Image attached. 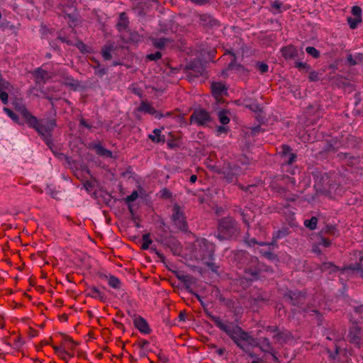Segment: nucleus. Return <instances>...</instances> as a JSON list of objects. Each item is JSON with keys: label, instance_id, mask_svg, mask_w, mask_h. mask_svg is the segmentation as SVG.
<instances>
[{"label": "nucleus", "instance_id": "obj_1", "mask_svg": "<svg viewBox=\"0 0 363 363\" xmlns=\"http://www.w3.org/2000/svg\"><path fill=\"white\" fill-rule=\"evenodd\" d=\"M206 313L211 318V320L216 326L226 334L234 344L244 352L250 353L252 348L258 347L262 352L269 353L275 357L274 347L267 337L255 339L235 322L223 321L219 316L212 315L208 311Z\"/></svg>", "mask_w": 363, "mask_h": 363}, {"label": "nucleus", "instance_id": "obj_2", "mask_svg": "<svg viewBox=\"0 0 363 363\" xmlns=\"http://www.w3.org/2000/svg\"><path fill=\"white\" fill-rule=\"evenodd\" d=\"M13 106L14 109L22 116L28 126L34 129L48 147L52 150L54 145L52 133L57 126L56 120L52 118L38 119L32 115L22 103L13 102Z\"/></svg>", "mask_w": 363, "mask_h": 363}, {"label": "nucleus", "instance_id": "obj_3", "mask_svg": "<svg viewBox=\"0 0 363 363\" xmlns=\"http://www.w3.org/2000/svg\"><path fill=\"white\" fill-rule=\"evenodd\" d=\"M234 260L240 269H243L245 279L250 281L259 279L261 272L269 270V267L259 262L257 257L243 250L235 253Z\"/></svg>", "mask_w": 363, "mask_h": 363}, {"label": "nucleus", "instance_id": "obj_4", "mask_svg": "<svg viewBox=\"0 0 363 363\" xmlns=\"http://www.w3.org/2000/svg\"><path fill=\"white\" fill-rule=\"evenodd\" d=\"M214 252L215 245L212 242L206 238L196 240L194 244L195 257L201 260L212 272H217L218 267L213 262Z\"/></svg>", "mask_w": 363, "mask_h": 363}, {"label": "nucleus", "instance_id": "obj_5", "mask_svg": "<svg viewBox=\"0 0 363 363\" xmlns=\"http://www.w3.org/2000/svg\"><path fill=\"white\" fill-rule=\"evenodd\" d=\"M278 179L281 180L283 183L287 186V187H284L278 184L273 183L272 184V189L274 192L277 193L281 198L287 202H293L298 199V195L296 194L289 193L287 188L291 189L292 190L298 193H302L304 190L299 189L298 185L296 184V179L294 177H291L288 174H283L279 176Z\"/></svg>", "mask_w": 363, "mask_h": 363}, {"label": "nucleus", "instance_id": "obj_6", "mask_svg": "<svg viewBox=\"0 0 363 363\" xmlns=\"http://www.w3.org/2000/svg\"><path fill=\"white\" fill-rule=\"evenodd\" d=\"M240 234L237 222L231 217H225L218 222L215 237L220 241L234 240Z\"/></svg>", "mask_w": 363, "mask_h": 363}, {"label": "nucleus", "instance_id": "obj_7", "mask_svg": "<svg viewBox=\"0 0 363 363\" xmlns=\"http://www.w3.org/2000/svg\"><path fill=\"white\" fill-rule=\"evenodd\" d=\"M278 154L281 158V172L291 175H295L299 171L296 166H294L297 158L296 153L294 152L289 145L283 144L279 147Z\"/></svg>", "mask_w": 363, "mask_h": 363}, {"label": "nucleus", "instance_id": "obj_8", "mask_svg": "<svg viewBox=\"0 0 363 363\" xmlns=\"http://www.w3.org/2000/svg\"><path fill=\"white\" fill-rule=\"evenodd\" d=\"M284 298L294 306L302 309L305 313L311 315H316L318 321H321V315L316 308L311 307H304L306 298L304 293L295 290L289 291L284 294Z\"/></svg>", "mask_w": 363, "mask_h": 363}, {"label": "nucleus", "instance_id": "obj_9", "mask_svg": "<svg viewBox=\"0 0 363 363\" xmlns=\"http://www.w3.org/2000/svg\"><path fill=\"white\" fill-rule=\"evenodd\" d=\"M196 17L199 19V26L207 32L214 31L220 26V21L208 13H198Z\"/></svg>", "mask_w": 363, "mask_h": 363}, {"label": "nucleus", "instance_id": "obj_10", "mask_svg": "<svg viewBox=\"0 0 363 363\" xmlns=\"http://www.w3.org/2000/svg\"><path fill=\"white\" fill-rule=\"evenodd\" d=\"M218 173L228 182L230 183L238 179L241 173V168L235 164H225L218 170Z\"/></svg>", "mask_w": 363, "mask_h": 363}, {"label": "nucleus", "instance_id": "obj_11", "mask_svg": "<svg viewBox=\"0 0 363 363\" xmlns=\"http://www.w3.org/2000/svg\"><path fill=\"white\" fill-rule=\"evenodd\" d=\"M186 69L189 71L187 77L190 82H194L195 79L203 76L206 71L204 64L199 60H193L187 63Z\"/></svg>", "mask_w": 363, "mask_h": 363}, {"label": "nucleus", "instance_id": "obj_12", "mask_svg": "<svg viewBox=\"0 0 363 363\" xmlns=\"http://www.w3.org/2000/svg\"><path fill=\"white\" fill-rule=\"evenodd\" d=\"M172 220L174 225L182 231H187L188 225L184 211L178 204H174L172 208Z\"/></svg>", "mask_w": 363, "mask_h": 363}, {"label": "nucleus", "instance_id": "obj_13", "mask_svg": "<svg viewBox=\"0 0 363 363\" xmlns=\"http://www.w3.org/2000/svg\"><path fill=\"white\" fill-rule=\"evenodd\" d=\"M128 314L132 318L134 326L143 334H150L151 329L147 321L140 315L128 311Z\"/></svg>", "mask_w": 363, "mask_h": 363}, {"label": "nucleus", "instance_id": "obj_14", "mask_svg": "<svg viewBox=\"0 0 363 363\" xmlns=\"http://www.w3.org/2000/svg\"><path fill=\"white\" fill-rule=\"evenodd\" d=\"M211 121L208 112L204 109L195 110L190 117V123H196L198 125H204Z\"/></svg>", "mask_w": 363, "mask_h": 363}, {"label": "nucleus", "instance_id": "obj_15", "mask_svg": "<svg viewBox=\"0 0 363 363\" xmlns=\"http://www.w3.org/2000/svg\"><path fill=\"white\" fill-rule=\"evenodd\" d=\"M75 3L76 0H61L60 1L65 15L72 21H74L77 17Z\"/></svg>", "mask_w": 363, "mask_h": 363}, {"label": "nucleus", "instance_id": "obj_16", "mask_svg": "<svg viewBox=\"0 0 363 363\" xmlns=\"http://www.w3.org/2000/svg\"><path fill=\"white\" fill-rule=\"evenodd\" d=\"M328 340L333 341L334 342V347H335V352H332L329 351L330 357L332 359H335V356L338 354L339 350L340 349V342L342 340L343 335L342 333H337L335 331L330 332L326 337Z\"/></svg>", "mask_w": 363, "mask_h": 363}, {"label": "nucleus", "instance_id": "obj_17", "mask_svg": "<svg viewBox=\"0 0 363 363\" xmlns=\"http://www.w3.org/2000/svg\"><path fill=\"white\" fill-rule=\"evenodd\" d=\"M349 340L351 343L354 344L358 347L363 346L362 340V330L359 326L354 325L350 328Z\"/></svg>", "mask_w": 363, "mask_h": 363}, {"label": "nucleus", "instance_id": "obj_18", "mask_svg": "<svg viewBox=\"0 0 363 363\" xmlns=\"http://www.w3.org/2000/svg\"><path fill=\"white\" fill-rule=\"evenodd\" d=\"M33 74L36 84L39 86V89L43 88L46 82L50 79L49 73L40 67L35 69Z\"/></svg>", "mask_w": 363, "mask_h": 363}, {"label": "nucleus", "instance_id": "obj_19", "mask_svg": "<svg viewBox=\"0 0 363 363\" xmlns=\"http://www.w3.org/2000/svg\"><path fill=\"white\" fill-rule=\"evenodd\" d=\"M211 87L212 94L216 98L222 97L228 94L226 86L220 82H212Z\"/></svg>", "mask_w": 363, "mask_h": 363}, {"label": "nucleus", "instance_id": "obj_20", "mask_svg": "<svg viewBox=\"0 0 363 363\" xmlns=\"http://www.w3.org/2000/svg\"><path fill=\"white\" fill-rule=\"evenodd\" d=\"M342 147V142L337 139H331L327 141L323 146V151L327 153L335 152Z\"/></svg>", "mask_w": 363, "mask_h": 363}, {"label": "nucleus", "instance_id": "obj_21", "mask_svg": "<svg viewBox=\"0 0 363 363\" xmlns=\"http://www.w3.org/2000/svg\"><path fill=\"white\" fill-rule=\"evenodd\" d=\"M281 52L286 60L294 59L298 55L297 48L292 45L281 48Z\"/></svg>", "mask_w": 363, "mask_h": 363}, {"label": "nucleus", "instance_id": "obj_22", "mask_svg": "<svg viewBox=\"0 0 363 363\" xmlns=\"http://www.w3.org/2000/svg\"><path fill=\"white\" fill-rule=\"evenodd\" d=\"M91 147L99 157L104 158H113L112 152L104 148L100 143H93Z\"/></svg>", "mask_w": 363, "mask_h": 363}, {"label": "nucleus", "instance_id": "obj_23", "mask_svg": "<svg viewBox=\"0 0 363 363\" xmlns=\"http://www.w3.org/2000/svg\"><path fill=\"white\" fill-rule=\"evenodd\" d=\"M164 246L170 249V250L174 255L179 254L182 250L180 242L174 237L172 236H170L169 238H168V240H167V244H164Z\"/></svg>", "mask_w": 363, "mask_h": 363}, {"label": "nucleus", "instance_id": "obj_24", "mask_svg": "<svg viewBox=\"0 0 363 363\" xmlns=\"http://www.w3.org/2000/svg\"><path fill=\"white\" fill-rule=\"evenodd\" d=\"M116 50V46L114 43L108 42L106 43L102 48H101V55L103 59L105 61H108L111 60L112 58V52Z\"/></svg>", "mask_w": 363, "mask_h": 363}, {"label": "nucleus", "instance_id": "obj_25", "mask_svg": "<svg viewBox=\"0 0 363 363\" xmlns=\"http://www.w3.org/2000/svg\"><path fill=\"white\" fill-rule=\"evenodd\" d=\"M178 279L182 282L185 289L189 292L193 293L191 286L195 283L194 278L191 275L182 274L177 276Z\"/></svg>", "mask_w": 363, "mask_h": 363}, {"label": "nucleus", "instance_id": "obj_26", "mask_svg": "<svg viewBox=\"0 0 363 363\" xmlns=\"http://www.w3.org/2000/svg\"><path fill=\"white\" fill-rule=\"evenodd\" d=\"M351 271L354 275L363 278V267L361 263H352L347 268L341 270L340 274H343L345 271Z\"/></svg>", "mask_w": 363, "mask_h": 363}, {"label": "nucleus", "instance_id": "obj_27", "mask_svg": "<svg viewBox=\"0 0 363 363\" xmlns=\"http://www.w3.org/2000/svg\"><path fill=\"white\" fill-rule=\"evenodd\" d=\"M86 295L101 302H106V296L96 286L89 287Z\"/></svg>", "mask_w": 363, "mask_h": 363}, {"label": "nucleus", "instance_id": "obj_28", "mask_svg": "<svg viewBox=\"0 0 363 363\" xmlns=\"http://www.w3.org/2000/svg\"><path fill=\"white\" fill-rule=\"evenodd\" d=\"M289 233V230L288 228H282L281 229L275 231L273 233L272 242H268L267 245H269V246L275 245L277 240L283 239L284 238L286 237Z\"/></svg>", "mask_w": 363, "mask_h": 363}, {"label": "nucleus", "instance_id": "obj_29", "mask_svg": "<svg viewBox=\"0 0 363 363\" xmlns=\"http://www.w3.org/2000/svg\"><path fill=\"white\" fill-rule=\"evenodd\" d=\"M291 337V334L286 331H279L273 335V338L279 344L287 342Z\"/></svg>", "mask_w": 363, "mask_h": 363}, {"label": "nucleus", "instance_id": "obj_30", "mask_svg": "<svg viewBox=\"0 0 363 363\" xmlns=\"http://www.w3.org/2000/svg\"><path fill=\"white\" fill-rule=\"evenodd\" d=\"M129 20L125 13H121L117 23V28L121 32L124 31L128 26Z\"/></svg>", "mask_w": 363, "mask_h": 363}, {"label": "nucleus", "instance_id": "obj_31", "mask_svg": "<svg viewBox=\"0 0 363 363\" xmlns=\"http://www.w3.org/2000/svg\"><path fill=\"white\" fill-rule=\"evenodd\" d=\"M347 62L350 65L363 63V54L359 52L354 53V55L349 54L347 56Z\"/></svg>", "mask_w": 363, "mask_h": 363}, {"label": "nucleus", "instance_id": "obj_32", "mask_svg": "<svg viewBox=\"0 0 363 363\" xmlns=\"http://www.w3.org/2000/svg\"><path fill=\"white\" fill-rule=\"evenodd\" d=\"M319 269L322 272H328L330 274L335 273L340 270L337 266L330 262L322 263Z\"/></svg>", "mask_w": 363, "mask_h": 363}, {"label": "nucleus", "instance_id": "obj_33", "mask_svg": "<svg viewBox=\"0 0 363 363\" xmlns=\"http://www.w3.org/2000/svg\"><path fill=\"white\" fill-rule=\"evenodd\" d=\"M153 134H150L148 138L154 143H164L165 142V136L161 135V130L158 128L154 129Z\"/></svg>", "mask_w": 363, "mask_h": 363}, {"label": "nucleus", "instance_id": "obj_34", "mask_svg": "<svg viewBox=\"0 0 363 363\" xmlns=\"http://www.w3.org/2000/svg\"><path fill=\"white\" fill-rule=\"evenodd\" d=\"M62 83L65 85L70 86L74 89H77V88L79 86L78 80L74 79V77L71 75L64 74L62 76Z\"/></svg>", "mask_w": 363, "mask_h": 363}, {"label": "nucleus", "instance_id": "obj_35", "mask_svg": "<svg viewBox=\"0 0 363 363\" xmlns=\"http://www.w3.org/2000/svg\"><path fill=\"white\" fill-rule=\"evenodd\" d=\"M105 278L107 280L108 285L111 288L115 289H119L121 287V285H122L121 281L118 277H116L113 275L109 274V275H106Z\"/></svg>", "mask_w": 363, "mask_h": 363}, {"label": "nucleus", "instance_id": "obj_36", "mask_svg": "<svg viewBox=\"0 0 363 363\" xmlns=\"http://www.w3.org/2000/svg\"><path fill=\"white\" fill-rule=\"evenodd\" d=\"M138 111L150 115L155 113V108L147 101H142Z\"/></svg>", "mask_w": 363, "mask_h": 363}, {"label": "nucleus", "instance_id": "obj_37", "mask_svg": "<svg viewBox=\"0 0 363 363\" xmlns=\"http://www.w3.org/2000/svg\"><path fill=\"white\" fill-rule=\"evenodd\" d=\"M3 111L16 124L23 125L24 123V122L20 119L19 116L10 108L4 107Z\"/></svg>", "mask_w": 363, "mask_h": 363}, {"label": "nucleus", "instance_id": "obj_38", "mask_svg": "<svg viewBox=\"0 0 363 363\" xmlns=\"http://www.w3.org/2000/svg\"><path fill=\"white\" fill-rule=\"evenodd\" d=\"M151 41L155 48L162 49L167 43L170 42V39L167 38H152Z\"/></svg>", "mask_w": 363, "mask_h": 363}, {"label": "nucleus", "instance_id": "obj_39", "mask_svg": "<svg viewBox=\"0 0 363 363\" xmlns=\"http://www.w3.org/2000/svg\"><path fill=\"white\" fill-rule=\"evenodd\" d=\"M13 90V86L9 82L2 79H0V91L12 93Z\"/></svg>", "mask_w": 363, "mask_h": 363}, {"label": "nucleus", "instance_id": "obj_40", "mask_svg": "<svg viewBox=\"0 0 363 363\" xmlns=\"http://www.w3.org/2000/svg\"><path fill=\"white\" fill-rule=\"evenodd\" d=\"M317 224L318 218L315 216H313L310 219H306L304 220V225L311 230H315L316 228Z\"/></svg>", "mask_w": 363, "mask_h": 363}, {"label": "nucleus", "instance_id": "obj_41", "mask_svg": "<svg viewBox=\"0 0 363 363\" xmlns=\"http://www.w3.org/2000/svg\"><path fill=\"white\" fill-rule=\"evenodd\" d=\"M347 21L350 26V28L351 29H355L357 27L358 24L362 22V18H359L354 17V16H353V17L348 16L347 18Z\"/></svg>", "mask_w": 363, "mask_h": 363}, {"label": "nucleus", "instance_id": "obj_42", "mask_svg": "<svg viewBox=\"0 0 363 363\" xmlns=\"http://www.w3.org/2000/svg\"><path fill=\"white\" fill-rule=\"evenodd\" d=\"M322 232L333 236H337L338 235V230L335 226L333 225H326L325 228H323Z\"/></svg>", "mask_w": 363, "mask_h": 363}, {"label": "nucleus", "instance_id": "obj_43", "mask_svg": "<svg viewBox=\"0 0 363 363\" xmlns=\"http://www.w3.org/2000/svg\"><path fill=\"white\" fill-rule=\"evenodd\" d=\"M235 211L238 212L241 216L243 222L247 225H249L250 216L248 214V213L247 211H245V210H244L241 208H239V207L237 209H235Z\"/></svg>", "mask_w": 363, "mask_h": 363}, {"label": "nucleus", "instance_id": "obj_44", "mask_svg": "<svg viewBox=\"0 0 363 363\" xmlns=\"http://www.w3.org/2000/svg\"><path fill=\"white\" fill-rule=\"evenodd\" d=\"M244 241L249 247H253L255 245H259L261 246L268 245V242H258L255 238H250L249 236L245 237Z\"/></svg>", "mask_w": 363, "mask_h": 363}, {"label": "nucleus", "instance_id": "obj_45", "mask_svg": "<svg viewBox=\"0 0 363 363\" xmlns=\"http://www.w3.org/2000/svg\"><path fill=\"white\" fill-rule=\"evenodd\" d=\"M152 242L150 238V234L146 233L143 235V243L141 245V248L144 250H148L150 248V244Z\"/></svg>", "mask_w": 363, "mask_h": 363}, {"label": "nucleus", "instance_id": "obj_46", "mask_svg": "<svg viewBox=\"0 0 363 363\" xmlns=\"http://www.w3.org/2000/svg\"><path fill=\"white\" fill-rule=\"evenodd\" d=\"M219 121L223 125H226L230 122V118L228 116V111L226 110H221L218 112Z\"/></svg>", "mask_w": 363, "mask_h": 363}, {"label": "nucleus", "instance_id": "obj_47", "mask_svg": "<svg viewBox=\"0 0 363 363\" xmlns=\"http://www.w3.org/2000/svg\"><path fill=\"white\" fill-rule=\"evenodd\" d=\"M234 67L235 68V69L238 72H242L244 74H248V73H249V70L245 68L242 65H234V63L233 62H231L228 65V69H232Z\"/></svg>", "mask_w": 363, "mask_h": 363}, {"label": "nucleus", "instance_id": "obj_48", "mask_svg": "<svg viewBox=\"0 0 363 363\" xmlns=\"http://www.w3.org/2000/svg\"><path fill=\"white\" fill-rule=\"evenodd\" d=\"M306 52H307V54H308L315 59L318 58L320 55V51L312 46L306 47Z\"/></svg>", "mask_w": 363, "mask_h": 363}, {"label": "nucleus", "instance_id": "obj_49", "mask_svg": "<svg viewBox=\"0 0 363 363\" xmlns=\"http://www.w3.org/2000/svg\"><path fill=\"white\" fill-rule=\"evenodd\" d=\"M257 185L255 184H249L247 186H244L242 184H239V187L242 190L245 191L246 193H250V194L255 193L256 189H257Z\"/></svg>", "mask_w": 363, "mask_h": 363}, {"label": "nucleus", "instance_id": "obj_50", "mask_svg": "<svg viewBox=\"0 0 363 363\" xmlns=\"http://www.w3.org/2000/svg\"><path fill=\"white\" fill-rule=\"evenodd\" d=\"M256 67L262 74L267 72L269 69L268 65L263 62H257L256 63Z\"/></svg>", "mask_w": 363, "mask_h": 363}, {"label": "nucleus", "instance_id": "obj_51", "mask_svg": "<svg viewBox=\"0 0 363 363\" xmlns=\"http://www.w3.org/2000/svg\"><path fill=\"white\" fill-rule=\"evenodd\" d=\"M139 196L138 192L135 190H134L130 195L127 196L125 198V202L127 204H129L130 203L135 201Z\"/></svg>", "mask_w": 363, "mask_h": 363}, {"label": "nucleus", "instance_id": "obj_52", "mask_svg": "<svg viewBox=\"0 0 363 363\" xmlns=\"http://www.w3.org/2000/svg\"><path fill=\"white\" fill-rule=\"evenodd\" d=\"M52 348L55 350V352L57 355H62V354H68L69 357H72L73 354L69 353L67 351H66L64 348L55 345H52Z\"/></svg>", "mask_w": 363, "mask_h": 363}, {"label": "nucleus", "instance_id": "obj_53", "mask_svg": "<svg viewBox=\"0 0 363 363\" xmlns=\"http://www.w3.org/2000/svg\"><path fill=\"white\" fill-rule=\"evenodd\" d=\"M79 126H82L89 130H91L92 128H94V125L91 122H89L83 118H81L79 119Z\"/></svg>", "mask_w": 363, "mask_h": 363}, {"label": "nucleus", "instance_id": "obj_54", "mask_svg": "<svg viewBox=\"0 0 363 363\" xmlns=\"http://www.w3.org/2000/svg\"><path fill=\"white\" fill-rule=\"evenodd\" d=\"M170 236H168L164 233H159L157 235L156 241L162 244L163 246L164 244H167V240L169 238Z\"/></svg>", "mask_w": 363, "mask_h": 363}, {"label": "nucleus", "instance_id": "obj_55", "mask_svg": "<svg viewBox=\"0 0 363 363\" xmlns=\"http://www.w3.org/2000/svg\"><path fill=\"white\" fill-rule=\"evenodd\" d=\"M294 66L298 70L306 69V71H309L311 69V67L309 65H308L306 62H296Z\"/></svg>", "mask_w": 363, "mask_h": 363}, {"label": "nucleus", "instance_id": "obj_56", "mask_svg": "<svg viewBox=\"0 0 363 363\" xmlns=\"http://www.w3.org/2000/svg\"><path fill=\"white\" fill-rule=\"evenodd\" d=\"M194 295L196 297V298L199 301L201 306H203L205 315L211 320V318L206 313V311L210 313V314L212 315H214L206 308L207 305L202 301L201 297L197 294H194Z\"/></svg>", "mask_w": 363, "mask_h": 363}, {"label": "nucleus", "instance_id": "obj_57", "mask_svg": "<svg viewBox=\"0 0 363 363\" xmlns=\"http://www.w3.org/2000/svg\"><path fill=\"white\" fill-rule=\"evenodd\" d=\"M162 53L159 51L155 53H150L147 55V59L150 61H157L162 57Z\"/></svg>", "mask_w": 363, "mask_h": 363}, {"label": "nucleus", "instance_id": "obj_58", "mask_svg": "<svg viewBox=\"0 0 363 363\" xmlns=\"http://www.w3.org/2000/svg\"><path fill=\"white\" fill-rule=\"evenodd\" d=\"M351 13L354 17H357L359 18H362V9L358 6H352Z\"/></svg>", "mask_w": 363, "mask_h": 363}, {"label": "nucleus", "instance_id": "obj_59", "mask_svg": "<svg viewBox=\"0 0 363 363\" xmlns=\"http://www.w3.org/2000/svg\"><path fill=\"white\" fill-rule=\"evenodd\" d=\"M194 5L203 6L210 4L211 0H188Z\"/></svg>", "mask_w": 363, "mask_h": 363}, {"label": "nucleus", "instance_id": "obj_60", "mask_svg": "<svg viewBox=\"0 0 363 363\" xmlns=\"http://www.w3.org/2000/svg\"><path fill=\"white\" fill-rule=\"evenodd\" d=\"M95 70V74L99 77L102 78L108 72V70L105 67H101V66Z\"/></svg>", "mask_w": 363, "mask_h": 363}, {"label": "nucleus", "instance_id": "obj_61", "mask_svg": "<svg viewBox=\"0 0 363 363\" xmlns=\"http://www.w3.org/2000/svg\"><path fill=\"white\" fill-rule=\"evenodd\" d=\"M308 79L310 82H318L320 80L319 74L315 71L310 72Z\"/></svg>", "mask_w": 363, "mask_h": 363}, {"label": "nucleus", "instance_id": "obj_62", "mask_svg": "<svg viewBox=\"0 0 363 363\" xmlns=\"http://www.w3.org/2000/svg\"><path fill=\"white\" fill-rule=\"evenodd\" d=\"M337 157L340 160H353L354 157L353 156H351L350 154L346 152H340L337 154Z\"/></svg>", "mask_w": 363, "mask_h": 363}, {"label": "nucleus", "instance_id": "obj_63", "mask_svg": "<svg viewBox=\"0 0 363 363\" xmlns=\"http://www.w3.org/2000/svg\"><path fill=\"white\" fill-rule=\"evenodd\" d=\"M9 94L8 92L0 91V100L5 105L9 103Z\"/></svg>", "mask_w": 363, "mask_h": 363}, {"label": "nucleus", "instance_id": "obj_64", "mask_svg": "<svg viewBox=\"0 0 363 363\" xmlns=\"http://www.w3.org/2000/svg\"><path fill=\"white\" fill-rule=\"evenodd\" d=\"M62 337H63V340L64 342H66L69 344H72L74 345H78V342H75L70 336H68L65 334H61Z\"/></svg>", "mask_w": 363, "mask_h": 363}]
</instances>
